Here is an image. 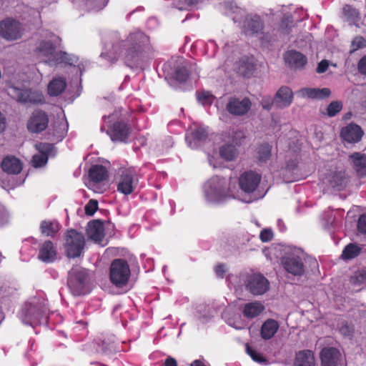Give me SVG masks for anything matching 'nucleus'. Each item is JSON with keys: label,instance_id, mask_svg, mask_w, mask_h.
<instances>
[{"label": "nucleus", "instance_id": "1", "mask_svg": "<svg viewBox=\"0 0 366 366\" xmlns=\"http://www.w3.org/2000/svg\"><path fill=\"white\" fill-rule=\"evenodd\" d=\"M149 42V37L143 32L137 31L130 34L128 37L112 47L113 51L117 55V58L124 57L125 62L137 61L142 47Z\"/></svg>", "mask_w": 366, "mask_h": 366}, {"label": "nucleus", "instance_id": "2", "mask_svg": "<svg viewBox=\"0 0 366 366\" xmlns=\"http://www.w3.org/2000/svg\"><path fill=\"white\" fill-rule=\"evenodd\" d=\"M85 244V237L82 233L73 229L66 232L64 249L68 257L76 258L79 257L83 253Z\"/></svg>", "mask_w": 366, "mask_h": 366}, {"label": "nucleus", "instance_id": "3", "mask_svg": "<svg viewBox=\"0 0 366 366\" xmlns=\"http://www.w3.org/2000/svg\"><path fill=\"white\" fill-rule=\"evenodd\" d=\"M130 274V268L127 260L115 259L112 262L109 268V278L113 285L117 287L126 285Z\"/></svg>", "mask_w": 366, "mask_h": 366}, {"label": "nucleus", "instance_id": "4", "mask_svg": "<svg viewBox=\"0 0 366 366\" xmlns=\"http://www.w3.org/2000/svg\"><path fill=\"white\" fill-rule=\"evenodd\" d=\"M87 280L88 274L85 269L75 266L69 270L67 284L74 295L80 296L86 293Z\"/></svg>", "mask_w": 366, "mask_h": 366}, {"label": "nucleus", "instance_id": "5", "mask_svg": "<svg viewBox=\"0 0 366 366\" xmlns=\"http://www.w3.org/2000/svg\"><path fill=\"white\" fill-rule=\"evenodd\" d=\"M303 255V252L299 249L287 252L281 260L284 269L294 276H302L305 272Z\"/></svg>", "mask_w": 366, "mask_h": 366}, {"label": "nucleus", "instance_id": "6", "mask_svg": "<svg viewBox=\"0 0 366 366\" xmlns=\"http://www.w3.org/2000/svg\"><path fill=\"white\" fill-rule=\"evenodd\" d=\"M22 24L12 18L0 21V36L7 41H16L21 39L24 34Z\"/></svg>", "mask_w": 366, "mask_h": 366}, {"label": "nucleus", "instance_id": "7", "mask_svg": "<svg viewBox=\"0 0 366 366\" xmlns=\"http://www.w3.org/2000/svg\"><path fill=\"white\" fill-rule=\"evenodd\" d=\"M138 184L134 172L126 169L122 172L117 182V191L124 195L131 194Z\"/></svg>", "mask_w": 366, "mask_h": 366}, {"label": "nucleus", "instance_id": "8", "mask_svg": "<svg viewBox=\"0 0 366 366\" xmlns=\"http://www.w3.org/2000/svg\"><path fill=\"white\" fill-rule=\"evenodd\" d=\"M49 124V117L46 112L38 109L32 112L26 128L30 133L38 134L44 131Z\"/></svg>", "mask_w": 366, "mask_h": 366}, {"label": "nucleus", "instance_id": "9", "mask_svg": "<svg viewBox=\"0 0 366 366\" xmlns=\"http://www.w3.org/2000/svg\"><path fill=\"white\" fill-rule=\"evenodd\" d=\"M213 184H216L215 186V195L218 198H224L232 197L235 198V194L233 189L235 188V184H232L231 179H226L225 178H219L218 177L212 179Z\"/></svg>", "mask_w": 366, "mask_h": 366}, {"label": "nucleus", "instance_id": "10", "mask_svg": "<svg viewBox=\"0 0 366 366\" xmlns=\"http://www.w3.org/2000/svg\"><path fill=\"white\" fill-rule=\"evenodd\" d=\"M111 139L114 142H126L130 134V127L123 122H115L107 132Z\"/></svg>", "mask_w": 366, "mask_h": 366}, {"label": "nucleus", "instance_id": "11", "mask_svg": "<svg viewBox=\"0 0 366 366\" xmlns=\"http://www.w3.org/2000/svg\"><path fill=\"white\" fill-rule=\"evenodd\" d=\"M250 106L251 102L249 98H244L242 100L237 98H230L226 109L232 115L242 116L249 111Z\"/></svg>", "mask_w": 366, "mask_h": 366}, {"label": "nucleus", "instance_id": "12", "mask_svg": "<svg viewBox=\"0 0 366 366\" xmlns=\"http://www.w3.org/2000/svg\"><path fill=\"white\" fill-rule=\"evenodd\" d=\"M363 134L360 126L351 123L342 129L340 136L348 143H357L361 140Z\"/></svg>", "mask_w": 366, "mask_h": 366}, {"label": "nucleus", "instance_id": "13", "mask_svg": "<svg viewBox=\"0 0 366 366\" xmlns=\"http://www.w3.org/2000/svg\"><path fill=\"white\" fill-rule=\"evenodd\" d=\"M322 366H337L342 360L340 352L335 347H325L320 352Z\"/></svg>", "mask_w": 366, "mask_h": 366}, {"label": "nucleus", "instance_id": "14", "mask_svg": "<svg viewBox=\"0 0 366 366\" xmlns=\"http://www.w3.org/2000/svg\"><path fill=\"white\" fill-rule=\"evenodd\" d=\"M274 105L280 109L287 108L291 105L293 101V92L286 86H281L274 96Z\"/></svg>", "mask_w": 366, "mask_h": 366}, {"label": "nucleus", "instance_id": "15", "mask_svg": "<svg viewBox=\"0 0 366 366\" xmlns=\"http://www.w3.org/2000/svg\"><path fill=\"white\" fill-rule=\"evenodd\" d=\"M86 234L89 239L96 242H100L104 237V227L99 219L89 222L86 229Z\"/></svg>", "mask_w": 366, "mask_h": 366}, {"label": "nucleus", "instance_id": "16", "mask_svg": "<svg viewBox=\"0 0 366 366\" xmlns=\"http://www.w3.org/2000/svg\"><path fill=\"white\" fill-rule=\"evenodd\" d=\"M56 251L50 240L45 241L40 247L38 258L45 263L53 262L56 259Z\"/></svg>", "mask_w": 366, "mask_h": 366}, {"label": "nucleus", "instance_id": "17", "mask_svg": "<svg viewBox=\"0 0 366 366\" xmlns=\"http://www.w3.org/2000/svg\"><path fill=\"white\" fill-rule=\"evenodd\" d=\"M1 167L7 174H18L22 170V164L18 158L13 156H7L3 159Z\"/></svg>", "mask_w": 366, "mask_h": 366}, {"label": "nucleus", "instance_id": "18", "mask_svg": "<svg viewBox=\"0 0 366 366\" xmlns=\"http://www.w3.org/2000/svg\"><path fill=\"white\" fill-rule=\"evenodd\" d=\"M293 365L316 366L314 352L310 350H303L296 352Z\"/></svg>", "mask_w": 366, "mask_h": 366}, {"label": "nucleus", "instance_id": "19", "mask_svg": "<svg viewBox=\"0 0 366 366\" xmlns=\"http://www.w3.org/2000/svg\"><path fill=\"white\" fill-rule=\"evenodd\" d=\"M331 94L328 88L317 89V88H302L297 92L302 98H310L315 99H323L328 97Z\"/></svg>", "mask_w": 366, "mask_h": 366}, {"label": "nucleus", "instance_id": "20", "mask_svg": "<svg viewBox=\"0 0 366 366\" xmlns=\"http://www.w3.org/2000/svg\"><path fill=\"white\" fill-rule=\"evenodd\" d=\"M239 186L242 191L246 194V197L242 201L249 203L252 202V172H245L239 179Z\"/></svg>", "mask_w": 366, "mask_h": 366}, {"label": "nucleus", "instance_id": "21", "mask_svg": "<svg viewBox=\"0 0 366 366\" xmlns=\"http://www.w3.org/2000/svg\"><path fill=\"white\" fill-rule=\"evenodd\" d=\"M234 70L244 78H249L252 75V60L250 56L244 55L234 64Z\"/></svg>", "mask_w": 366, "mask_h": 366}, {"label": "nucleus", "instance_id": "22", "mask_svg": "<svg viewBox=\"0 0 366 366\" xmlns=\"http://www.w3.org/2000/svg\"><path fill=\"white\" fill-rule=\"evenodd\" d=\"M285 62L295 69L302 68L307 64V58L300 52L289 51L285 54Z\"/></svg>", "mask_w": 366, "mask_h": 366}, {"label": "nucleus", "instance_id": "23", "mask_svg": "<svg viewBox=\"0 0 366 366\" xmlns=\"http://www.w3.org/2000/svg\"><path fill=\"white\" fill-rule=\"evenodd\" d=\"M280 328L279 322L274 319H268L263 322L260 329L261 337L267 340L272 339Z\"/></svg>", "mask_w": 366, "mask_h": 366}, {"label": "nucleus", "instance_id": "24", "mask_svg": "<svg viewBox=\"0 0 366 366\" xmlns=\"http://www.w3.org/2000/svg\"><path fill=\"white\" fill-rule=\"evenodd\" d=\"M269 289V282L261 274H253V295H261Z\"/></svg>", "mask_w": 366, "mask_h": 366}, {"label": "nucleus", "instance_id": "25", "mask_svg": "<svg viewBox=\"0 0 366 366\" xmlns=\"http://www.w3.org/2000/svg\"><path fill=\"white\" fill-rule=\"evenodd\" d=\"M39 229L44 236L54 237L60 229V224L56 220H43Z\"/></svg>", "mask_w": 366, "mask_h": 366}, {"label": "nucleus", "instance_id": "26", "mask_svg": "<svg viewBox=\"0 0 366 366\" xmlns=\"http://www.w3.org/2000/svg\"><path fill=\"white\" fill-rule=\"evenodd\" d=\"M66 87V81L64 78H54L48 84V94L51 97H57L65 90Z\"/></svg>", "mask_w": 366, "mask_h": 366}, {"label": "nucleus", "instance_id": "27", "mask_svg": "<svg viewBox=\"0 0 366 366\" xmlns=\"http://www.w3.org/2000/svg\"><path fill=\"white\" fill-rule=\"evenodd\" d=\"M89 177L94 182H101L107 179L108 171L105 167L100 164H95L89 169Z\"/></svg>", "mask_w": 366, "mask_h": 366}, {"label": "nucleus", "instance_id": "28", "mask_svg": "<svg viewBox=\"0 0 366 366\" xmlns=\"http://www.w3.org/2000/svg\"><path fill=\"white\" fill-rule=\"evenodd\" d=\"M349 159L358 173L364 174L366 172V154L355 152L350 155Z\"/></svg>", "mask_w": 366, "mask_h": 366}, {"label": "nucleus", "instance_id": "29", "mask_svg": "<svg viewBox=\"0 0 366 366\" xmlns=\"http://www.w3.org/2000/svg\"><path fill=\"white\" fill-rule=\"evenodd\" d=\"M253 199H259L264 197L267 192V188L264 182H262L261 177L253 174Z\"/></svg>", "mask_w": 366, "mask_h": 366}, {"label": "nucleus", "instance_id": "30", "mask_svg": "<svg viewBox=\"0 0 366 366\" xmlns=\"http://www.w3.org/2000/svg\"><path fill=\"white\" fill-rule=\"evenodd\" d=\"M54 60L56 64H64L66 65L75 66L78 61V58L74 55L61 51L55 54Z\"/></svg>", "mask_w": 366, "mask_h": 366}, {"label": "nucleus", "instance_id": "31", "mask_svg": "<svg viewBox=\"0 0 366 366\" xmlns=\"http://www.w3.org/2000/svg\"><path fill=\"white\" fill-rule=\"evenodd\" d=\"M272 147L264 143L258 146L256 149V158L259 162H265L269 159L271 157Z\"/></svg>", "mask_w": 366, "mask_h": 366}, {"label": "nucleus", "instance_id": "32", "mask_svg": "<svg viewBox=\"0 0 366 366\" xmlns=\"http://www.w3.org/2000/svg\"><path fill=\"white\" fill-rule=\"evenodd\" d=\"M361 247L357 244L350 243L343 249L342 258L343 259H351L356 257L360 252Z\"/></svg>", "mask_w": 366, "mask_h": 366}, {"label": "nucleus", "instance_id": "33", "mask_svg": "<svg viewBox=\"0 0 366 366\" xmlns=\"http://www.w3.org/2000/svg\"><path fill=\"white\" fill-rule=\"evenodd\" d=\"M350 281L355 287L366 285V270L359 269L355 272L350 277Z\"/></svg>", "mask_w": 366, "mask_h": 366}, {"label": "nucleus", "instance_id": "34", "mask_svg": "<svg viewBox=\"0 0 366 366\" xmlns=\"http://www.w3.org/2000/svg\"><path fill=\"white\" fill-rule=\"evenodd\" d=\"M219 154L225 160L231 161L236 157L237 149L232 144H224L219 148Z\"/></svg>", "mask_w": 366, "mask_h": 366}, {"label": "nucleus", "instance_id": "35", "mask_svg": "<svg viewBox=\"0 0 366 366\" xmlns=\"http://www.w3.org/2000/svg\"><path fill=\"white\" fill-rule=\"evenodd\" d=\"M189 76V70L184 66H178L174 72V78L180 83L185 82Z\"/></svg>", "mask_w": 366, "mask_h": 366}, {"label": "nucleus", "instance_id": "36", "mask_svg": "<svg viewBox=\"0 0 366 366\" xmlns=\"http://www.w3.org/2000/svg\"><path fill=\"white\" fill-rule=\"evenodd\" d=\"M196 95L197 100L203 105L211 104L215 99L214 96L208 91L197 92Z\"/></svg>", "mask_w": 366, "mask_h": 366}, {"label": "nucleus", "instance_id": "37", "mask_svg": "<svg viewBox=\"0 0 366 366\" xmlns=\"http://www.w3.org/2000/svg\"><path fill=\"white\" fill-rule=\"evenodd\" d=\"M243 292L252 294V280L250 279H247L244 285H239L235 289L237 297L240 300L244 299Z\"/></svg>", "mask_w": 366, "mask_h": 366}, {"label": "nucleus", "instance_id": "38", "mask_svg": "<svg viewBox=\"0 0 366 366\" xmlns=\"http://www.w3.org/2000/svg\"><path fill=\"white\" fill-rule=\"evenodd\" d=\"M35 148L39 151V154H46V156L49 157V155L52 152L54 149V145L50 143L40 142L35 145Z\"/></svg>", "mask_w": 366, "mask_h": 366}, {"label": "nucleus", "instance_id": "39", "mask_svg": "<svg viewBox=\"0 0 366 366\" xmlns=\"http://www.w3.org/2000/svg\"><path fill=\"white\" fill-rule=\"evenodd\" d=\"M48 159L49 157L46 154H34L31 159L32 166L35 168L44 167L47 163Z\"/></svg>", "mask_w": 366, "mask_h": 366}, {"label": "nucleus", "instance_id": "40", "mask_svg": "<svg viewBox=\"0 0 366 366\" xmlns=\"http://www.w3.org/2000/svg\"><path fill=\"white\" fill-rule=\"evenodd\" d=\"M342 108V104L340 102H332L327 107V114L329 117H334L338 114Z\"/></svg>", "mask_w": 366, "mask_h": 366}, {"label": "nucleus", "instance_id": "41", "mask_svg": "<svg viewBox=\"0 0 366 366\" xmlns=\"http://www.w3.org/2000/svg\"><path fill=\"white\" fill-rule=\"evenodd\" d=\"M365 46H366V40L364 38L358 36L353 39L351 44L352 51H357V49Z\"/></svg>", "mask_w": 366, "mask_h": 366}, {"label": "nucleus", "instance_id": "42", "mask_svg": "<svg viewBox=\"0 0 366 366\" xmlns=\"http://www.w3.org/2000/svg\"><path fill=\"white\" fill-rule=\"evenodd\" d=\"M259 104L263 109L269 111L274 104V99L270 96H264L259 101Z\"/></svg>", "mask_w": 366, "mask_h": 366}, {"label": "nucleus", "instance_id": "43", "mask_svg": "<svg viewBox=\"0 0 366 366\" xmlns=\"http://www.w3.org/2000/svg\"><path fill=\"white\" fill-rule=\"evenodd\" d=\"M98 209V202L97 200L90 199L84 207L86 214L92 216Z\"/></svg>", "mask_w": 366, "mask_h": 366}, {"label": "nucleus", "instance_id": "44", "mask_svg": "<svg viewBox=\"0 0 366 366\" xmlns=\"http://www.w3.org/2000/svg\"><path fill=\"white\" fill-rule=\"evenodd\" d=\"M192 134L193 138L199 142L204 141L208 137L207 131L203 128L196 129Z\"/></svg>", "mask_w": 366, "mask_h": 366}, {"label": "nucleus", "instance_id": "45", "mask_svg": "<svg viewBox=\"0 0 366 366\" xmlns=\"http://www.w3.org/2000/svg\"><path fill=\"white\" fill-rule=\"evenodd\" d=\"M340 332L346 337H350L354 332V327L352 324L342 322L340 327Z\"/></svg>", "mask_w": 366, "mask_h": 366}, {"label": "nucleus", "instance_id": "46", "mask_svg": "<svg viewBox=\"0 0 366 366\" xmlns=\"http://www.w3.org/2000/svg\"><path fill=\"white\" fill-rule=\"evenodd\" d=\"M54 47L51 42L43 41L40 43L39 46V50L42 52H45L46 54H51Z\"/></svg>", "mask_w": 366, "mask_h": 366}, {"label": "nucleus", "instance_id": "47", "mask_svg": "<svg viewBox=\"0 0 366 366\" xmlns=\"http://www.w3.org/2000/svg\"><path fill=\"white\" fill-rule=\"evenodd\" d=\"M259 238L263 242H267L273 238V232L269 229H264L260 232Z\"/></svg>", "mask_w": 366, "mask_h": 366}, {"label": "nucleus", "instance_id": "48", "mask_svg": "<svg viewBox=\"0 0 366 366\" xmlns=\"http://www.w3.org/2000/svg\"><path fill=\"white\" fill-rule=\"evenodd\" d=\"M214 272L216 274V275L217 276V277L219 278H224L226 272H227V268H226V264H218L215 267H214Z\"/></svg>", "mask_w": 366, "mask_h": 366}, {"label": "nucleus", "instance_id": "49", "mask_svg": "<svg viewBox=\"0 0 366 366\" xmlns=\"http://www.w3.org/2000/svg\"><path fill=\"white\" fill-rule=\"evenodd\" d=\"M357 229L360 232L366 234V214H362L359 217Z\"/></svg>", "mask_w": 366, "mask_h": 366}, {"label": "nucleus", "instance_id": "50", "mask_svg": "<svg viewBox=\"0 0 366 366\" xmlns=\"http://www.w3.org/2000/svg\"><path fill=\"white\" fill-rule=\"evenodd\" d=\"M263 28V24L259 16H253V33L261 31Z\"/></svg>", "mask_w": 366, "mask_h": 366}, {"label": "nucleus", "instance_id": "51", "mask_svg": "<svg viewBox=\"0 0 366 366\" xmlns=\"http://www.w3.org/2000/svg\"><path fill=\"white\" fill-rule=\"evenodd\" d=\"M342 179L337 175H334L331 178H328L327 182L333 187H337L342 184Z\"/></svg>", "mask_w": 366, "mask_h": 366}, {"label": "nucleus", "instance_id": "52", "mask_svg": "<svg viewBox=\"0 0 366 366\" xmlns=\"http://www.w3.org/2000/svg\"><path fill=\"white\" fill-rule=\"evenodd\" d=\"M253 361L262 365L268 364L267 360L261 354L253 351Z\"/></svg>", "mask_w": 366, "mask_h": 366}, {"label": "nucleus", "instance_id": "53", "mask_svg": "<svg viewBox=\"0 0 366 366\" xmlns=\"http://www.w3.org/2000/svg\"><path fill=\"white\" fill-rule=\"evenodd\" d=\"M264 310V307L262 303L253 302V317L259 315Z\"/></svg>", "mask_w": 366, "mask_h": 366}, {"label": "nucleus", "instance_id": "54", "mask_svg": "<svg viewBox=\"0 0 366 366\" xmlns=\"http://www.w3.org/2000/svg\"><path fill=\"white\" fill-rule=\"evenodd\" d=\"M329 66V62L327 60H322L321 61L317 67V73H323L325 72Z\"/></svg>", "mask_w": 366, "mask_h": 366}, {"label": "nucleus", "instance_id": "55", "mask_svg": "<svg viewBox=\"0 0 366 366\" xmlns=\"http://www.w3.org/2000/svg\"><path fill=\"white\" fill-rule=\"evenodd\" d=\"M358 69L360 73L366 74V56H363L359 61Z\"/></svg>", "mask_w": 366, "mask_h": 366}, {"label": "nucleus", "instance_id": "56", "mask_svg": "<svg viewBox=\"0 0 366 366\" xmlns=\"http://www.w3.org/2000/svg\"><path fill=\"white\" fill-rule=\"evenodd\" d=\"M344 12L345 14H348L351 18H355L357 16V11L349 6L344 7Z\"/></svg>", "mask_w": 366, "mask_h": 366}, {"label": "nucleus", "instance_id": "57", "mask_svg": "<svg viewBox=\"0 0 366 366\" xmlns=\"http://www.w3.org/2000/svg\"><path fill=\"white\" fill-rule=\"evenodd\" d=\"M243 314L244 317L252 318V302H248L245 305Z\"/></svg>", "mask_w": 366, "mask_h": 366}, {"label": "nucleus", "instance_id": "58", "mask_svg": "<svg viewBox=\"0 0 366 366\" xmlns=\"http://www.w3.org/2000/svg\"><path fill=\"white\" fill-rule=\"evenodd\" d=\"M27 97L28 95L26 92L20 90L18 94V101L26 103L28 102Z\"/></svg>", "mask_w": 366, "mask_h": 366}, {"label": "nucleus", "instance_id": "59", "mask_svg": "<svg viewBox=\"0 0 366 366\" xmlns=\"http://www.w3.org/2000/svg\"><path fill=\"white\" fill-rule=\"evenodd\" d=\"M164 366H177V360L173 357H169L164 361Z\"/></svg>", "mask_w": 366, "mask_h": 366}, {"label": "nucleus", "instance_id": "60", "mask_svg": "<svg viewBox=\"0 0 366 366\" xmlns=\"http://www.w3.org/2000/svg\"><path fill=\"white\" fill-rule=\"evenodd\" d=\"M6 129V118L0 112V133H2Z\"/></svg>", "mask_w": 366, "mask_h": 366}, {"label": "nucleus", "instance_id": "61", "mask_svg": "<svg viewBox=\"0 0 366 366\" xmlns=\"http://www.w3.org/2000/svg\"><path fill=\"white\" fill-rule=\"evenodd\" d=\"M245 346L247 353L252 357V345H249L248 342H247L245 343Z\"/></svg>", "mask_w": 366, "mask_h": 366}, {"label": "nucleus", "instance_id": "62", "mask_svg": "<svg viewBox=\"0 0 366 366\" xmlns=\"http://www.w3.org/2000/svg\"><path fill=\"white\" fill-rule=\"evenodd\" d=\"M186 1L187 2V4L193 5L197 4L199 0H186Z\"/></svg>", "mask_w": 366, "mask_h": 366}, {"label": "nucleus", "instance_id": "63", "mask_svg": "<svg viewBox=\"0 0 366 366\" xmlns=\"http://www.w3.org/2000/svg\"><path fill=\"white\" fill-rule=\"evenodd\" d=\"M76 323H78V324H81V325H86V324H87V323H86V322H85V321H84V320H76Z\"/></svg>", "mask_w": 366, "mask_h": 366}, {"label": "nucleus", "instance_id": "64", "mask_svg": "<svg viewBox=\"0 0 366 366\" xmlns=\"http://www.w3.org/2000/svg\"><path fill=\"white\" fill-rule=\"evenodd\" d=\"M247 331L248 334H249V335H251L250 326L247 327Z\"/></svg>", "mask_w": 366, "mask_h": 366}]
</instances>
